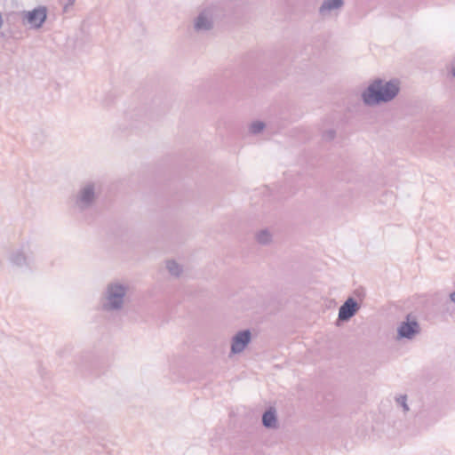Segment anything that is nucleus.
Instances as JSON below:
<instances>
[{
    "instance_id": "1",
    "label": "nucleus",
    "mask_w": 455,
    "mask_h": 455,
    "mask_svg": "<svg viewBox=\"0 0 455 455\" xmlns=\"http://www.w3.org/2000/svg\"><path fill=\"white\" fill-rule=\"evenodd\" d=\"M400 92L398 79L384 81L381 78L373 80L362 92V100L365 106L373 107L393 100Z\"/></svg>"
},
{
    "instance_id": "2",
    "label": "nucleus",
    "mask_w": 455,
    "mask_h": 455,
    "mask_svg": "<svg viewBox=\"0 0 455 455\" xmlns=\"http://www.w3.org/2000/svg\"><path fill=\"white\" fill-rule=\"evenodd\" d=\"M127 286L119 283H109L107 287V303L103 305L105 310H119L124 304V298L127 292Z\"/></svg>"
},
{
    "instance_id": "3",
    "label": "nucleus",
    "mask_w": 455,
    "mask_h": 455,
    "mask_svg": "<svg viewBox=\"0 0 455 455\" xmlns=\"http://www.w3.org/2000/svg\"><path fill=\"white\" fill-rule=\"evenodd\" d=\"M23 25H29L30 28L38 29L47 19V9L45 6H38L32 11L21 12Z\"/></svg>"
},
{
    "instance_id": "4",
    "label": "nucleus",
    "mask_w": 455,
    "mask_h": 455,
    "mask_svg": "<svg viewBox=\"0 0 455 455\" xmlns=\"http://www.w3.org/2000/svg\"><path fill=\"white\" fill-rule=\"evenodd\" d=\"M251 341V332L249 329L239 331L231 339V350L233 355L243 352Z\"/></svg>"
},
{
    "instance_id": "5",
    "label": "nucleus",
    "mask_w": 455,
    "mask_h": 455,
    "mask_svg": "<svg viewBox=\"0 0 455 455\" xmlns=\"http://www.w3.org/2000/svg\"><path fill=\"white\" fill-rule=\"evenodd\" d=\"M95 199V192H94V185L90 183L85 187L81 188L76 200V205L81 210L84 211L89 208L94 202Z\"/></svg>"
},
{
    "instance_id": "6",
    "label": "nucleus",
    "mask_w": 455,
    "mask_h": 455,
    "mask_svg": "<svg viewBox=\"0 0 455 455\" xmlns=\"http://www.w3.org/2000/svg\"><path fill=\"white\" fill-rule=\"evenodd\" d=\"M360 309V304L352 297L347 298L339 308L338 320L347 322Z\"/></svg>"
},
{
    "instance_id": "7",
    "label": "nucleus",
    "mask_w": 455,
    "mask_h": 455,
    "mask_svg": "<svg viewBox=\"0 0 455 455\" xmlns=\"http://www.w3.org/2000/svg\"><path fill=\"white\" fill-rule=\"evenodd\" d=\"M410 315H407L406 321L402 322L397 329V335L399 339H411L420 331L419 323L414 319L410 321Z\"/></svg>"
},
{
    "instance_id": "8",
    "label": "nucleus",
    "mask_w": 455,
    "mask_h": 455,
    "mask_svg": "<svg viewBox=\"0 0 455 455\" xmlns=\"http://www.w3.org/2000/svg\"><path fill=\"white\" fill-rule=\"evenodd\" d=\"M213 27L212 11L210 8L203 10L195 20L194 28L196 31H208Z\"/></svg>"
},
{
    "instance_id": "9",
    "label": "nucleus",
    "mask_w": 455,
    "mask_h": 455,
    "mask_svg": "<svg viewBox=\"0 0 455 455\" xmlns=\"http://www.w3.org/2000/svg\"><path fill=\"white\" fill-rule=\"evenodd\" d=\"M344 6L343 0H324L319 7V14L325 17L331 12L339 10Z\"/></svg>"
},
{
    "instance_id": "10",
    "label": "nucleus",
    "mask_w": 455,
    "mask_h": 455,
    "mask_svg": "<svg viewBox=\"0 0 455 455\" xmlns=\"http://www.w3.org/2000/svg\"><path fill=\"white\" fill-rule=\"evenodd\" d=\"M262 425L266 428H275L277 427V418L275 409H267L262 415Z\"/></svg>"
},
{
    "instance_id": "11",
    "label": "nucleus",
    "mask_w": 455,
    "mask_h": 455,
    "mask_svg": "<svg viewBox=\"0 0 455 455\" xmlns=\"http://www.w3.org/2000/svg\"><path fill=\"white\" fill-rule=\"evenodd\" d=\"M10 260L12 264L22 267L24 265H27V258L24 254V252L21 250H18L12 253L10 257Z\"/></svg>"
},
{
    "instance_id": "12",
    "label": "nucleus",
    "mask_w": 455,
    "mask_h": 455,
    "mask_svg": "<svg viewBox=\"0 0 455 455\" xmlns=\"http://www.w3.org/2000/svg\"><path fill=\"white\" fill-rule=\"evenodd\" d=\"M166 267L171 275L174 276H180L182 273V267L175 260H168L166 262Z\"/></svg>"
},
{
    "instance_id": "13",
    "label": "nucleus",
    "mask_w": 455,
    "mask_h": 455,
    "mask_svg": "<svg viewBox=\"0 0 455 455\" xmlns=\"http://www.w3.org/2000/svg\"><path fill=\"white\" fill-rule=\"evenodd\" d=\"M257 242L260 244H268L271 242L272 235L267 230H261L256 235Z\"/></svg>"
},
{
    "instance_id": "14",
    "label": "nucleus",
    "mask_w": 455,
    "mask_h": 455,
    "mask_svg": "<svg viewBox=\"0 0 455 455\" xmlns=\"http://www.w3.org/2000/svg\"><path fill=\"white\" fill-rule=\"evenodd\" d=\"M265 128V123L261 121H255L250 125V132L252 134H258L261 132Z\"/></svg>"
},
{
    "instance_id": "15",
    "label": "nucleus",
    "mask_w": 455,
    "mask_h": 455,
    "mask_svg": "<svg viewBox=\"0 0 455 455\" xmlns=\"http://www.w3.org/2000/svg\"><path fill=\"white\" fill-rule=\"evenodd\" d=\"M406 401H407L406 395H400L399 397L396 398L397 403L400 404L403 408L404 411H409V407H408Z\"/></svg>"
},
{
    "instance_id": "16",
    "label": "nucleus",
    "mask_w": 455,
    "mask_h": 455,
    "mask_svg": "<svg viewBox=\"0 0 455 455\" xmlns=\"http://www.w3.org/2000/svg\"><path fill=\"white\" fill-rule=\"evenodd\" d=\"M336 132L334 130H328L323 133V139L331 141L335 138Z\"/></svg>"
},
{
    "instance_id": "17",
    "label": "nucleus",
    "mask_w": 455,
    "mask_h": 455,
    "mask_svg": "<svg viewBox=\"0 0 455 455\" xmlns=\"http://www.w3.org/2000/svg\"><path fill=\"white\" fill-rule=\"evenodd\" d=\"M448 72L455 77V59L451 62V64L448 67Z\"/></svg>"
},
{
    "instance_id": "18",
    "label": "nucleus",
    "mask_w": 455,
    "mask_h": 455,
    "mask_svg": "<svg viewBox=\"0 0 455 455\" xmlns=\"http://www.w3.org/2000/svg\"><path fill=\"white\" fill-rule=\"evenodd\" d=\"M64 1V10L66 11L68 6L74 4L76 0H63Z\"/></svg>"
},
{
    "instance_id": "19",
    "label": "nucleus",
    "mask_w": 455,
    "mask_h": 455,
    "mask_svg": "<svg viewBox=\"0 0 455 455\" xmlns=\"http://www.w3.org/2000/svg\"><path fill=\"white\" fill-rule=\"evenodd\" d=\"M450 299L455 303V291L450 294Z\"/></svg>"
}]
</instances>
